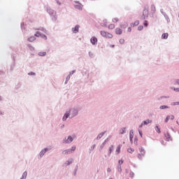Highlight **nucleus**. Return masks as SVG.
Segmentation results:
<instances>
[{"mask_svg":"<svg viewBox=\"0 0 179 179\" xmlns=\"http://www.w3.org/2000/svg\"><path fill=\"white\" fill-rule=\"evenodd\" d=\"M139 153L137 155L138 159H139V160H142V159H143V157H145V155H146V151H145V149H143V148L141 147L139 148Z\"/></svg>","mask_w":179,"mask_h":179,"instance_id":"nucleus-1","label":"nucleus"},{"mask_svg":"<svg viewBox=\"0 0 179 179\" xmlns=\"http://www.w3.org/2000/svg\"><path fill=\"white\" fill-rule=\"evenodd\" d=\"M101 36H102V37H105V38H113V35L106 31H101Z\"/></svg>","mask_w":179,"mask_h":179,"instance_id":"nucleus-2","label":"nucleus"},{"mask_svg":"<svg viewBox=\"0 0 179 179\" xmlns=\"http://www.w3.org/2000/svg\"><path fill=\"white\" fill-rule=\"evenodd\" d=\"M76 150V147H72L71 150H66L63 151V155H67L68 153H72V152L75 151Z\"/></svg>","mask_w":179,"mask_h":179,"instance_id":"nucleus-3","label":"nucleus"},{"mask_svg":"<svg viewBox=\"0 0 179 179\" xmlns=\"http://www.w3.org/2000/svg\"><path fill=\"white\" fill-rule=\"evenodd\" d=\"M150 122H152V120H145L144 122H143V123L139 126V128H142V127H143V125H148V124H150Z\"/></svg>","mask_w":179,"mask_h":179,"instance_id":"nucleus-4","label":"nucleus"},{"mask_svg":"<svg viewBox=\"0 0 179 179\" xmlns=\"http://www.w3.org/2000/svg\"><path fill=\"white\" fill-rule=\"evenodd\" d=\"M90 42L92 43V44H93V45H94V44L97 43V38H96V36H92L90 39Z\"/></svg>","mask_w":179,"mask_h":179,"instance_id":"nucleus-5","label":"nucleus"},{"mask_svg":"<svg viewBox=\"0 0 179 179\" xmlns=\"http://www.w3.org/2000/svg\"><path fill=\"white\" fill-rule=\"evenodd\" d=\"M121 148H122V145H119L117 148H116V155H120V153L121 152Z\"/></svg>","mask_w":179,"mask_h":179,"instance_id":"nucleus-6","label":"nucleus"},{"mask_svg":"<svg viewBox=\"0 0 179 179\" xmlns=\"http://www.w3.org/2000/svg\"><path fill=\"white\" fill-rule=\"evenodd\" d=\"M73 33H78L79 32V25H76L74 28L72 29Z\"/></svg>","mask_w":179,"mask_h":179,"instance_id":"nucleus-7","label":"nucleus"},{"mask_svg":"<svg viewBox=\"0 0 179 179\" xmlns=\"http://www.w3.org/2000/svg\"><path fill=\"white\" fill-rule=\"evenodd\" d=\"M170 118H171V120H174L175 117H174V115H168V116L166 117V118L165 119V122H169V120H170Z\"/></svg>","mask_w":179,"mask_h":179,"instance_id":"nucleus-8","label":"nucleus"},{"mask_svg":"<svg viewBox=\"0 0 179 179\" xmlns=\"http://www.w3.org/2000/svg\"><path fill=\"white\" fill-rule=\"evenodd\" d=\"M115 34H118V35L122 34V29H121L120 28H116L115 29Z\"/></svg>","mask_w":179,"mask_h":179,"instance_id":"nucleus-9","label":"nucleus"},{"mask_svg":"<svg viewBox=\"0 0 179 179\" xmlns=\"http://www.w3.org/2000/svg\"><path fill=\"white\" fill-rule=\"evenodd\" d=\"M165 138H166V141H171V136L170 135L169 133L165 134Z\"/></svg>","mask_w":179,"mask_h":179,"instance_id":"nucleus-10","label":"nucleus"},{"mask_svg":"<svg viewBox=\"0 0 179 179\" xmlns=\"http://www.w3.org/2000/svg\"><path fill=\"white\" fill-rule=\"evenodd\" d=\"M73 141V138L71 136H69L66 141V143H71Z\"/></svg>","mask_w":179,"mask_h":179,"instance_id":"nucleus-11","label":"nucleus"},{"mask_svg":"<svg viewBox=\"0 0 179 179\" xmlns=\"http://www.w3.org/2000/svg\"><path fill=\"white\" fill-rule=\"evenodd\" d=\"M113 150H114V145H110V147L109 148V153H108V156L111 155V152H113Z\"/></svg>","mask_w":179,"mask_h":179,"instance_id":"nucleus-12","label":"nucleus"},{"mask_svg":"<svg viewBox=\"0 0 179 179\" xmlns=\"http://www.w3.org/2000/svg\"><path fill=\"white\" fill-rule=\"evenodd\" d=\"M39 57H45L47 55V52H41L38 53Z\"/></svg>","mask_w":179,"mask_h":179,"instance_id":"nucleus-13","label":"nucleus"},{"mask_svg":"<svg viewBox=\"0 0 179 179\" xmlns=\"http://www.w3.org/2000/svg\"><path fill=\"white\" fill-rule=\"evenodd\" d=\"M134 139V130L130 131V141H132Z\"/></svg>","mask_w":179,"mask_h":179,"instance_id":"nucleus-14","label":"nucleus"},{"mask_svg":"<svg viewBox=\"0 0 179 179\" xmlns=\"http://www.w3.org/2000/svg\"><path fill=\"white\" fill-rule=\"evenodd\" d=\"M108 29L113 30V29H115V25H114V24H110L108 25Z\"/></svg>","mask_w":179,"mask_h":179,"instance_id":"nucleus-15","label":"nucleus"},{"mask_svg":"<svg viewBox=\"0 0 179 179\" xmlns=\"http://www.w3.org/2000/svg\"><path fill=\"white\" fill-rule=\"evenodd\" d=\"M68 117H69V113H66L63 117V121H66V118H68Z\"/></svg>","mask_w":179,"mask_h":179,"instance_id":"nucleus-16","label":"nucleus"},{"mask_svg":"<svg viewBox=\"0 0 179 179\" xmlns=\"http://www.w3.org/2000/svg\"><path fill=\"white\" fill-rule=\"evenodd\" d=\"M45 152H47V149L43 150L41 152H40V156H44V155L45 154Z\"/></svg>","mask_w":179,"mask_h":179,"instance_id":"nucleus-17","label":"nucleus"},{"mask_svg":"<svg viewBox=\"0 0 179 179\" xmlns=\"http://www.w3.org/2000/svg\"><path fill=\"white\" fill-rule=\"evenodd\" d=\"M75 8L79 9L80 10H82V4L76 5Z\"/></svg>","mask_w":179,"mask_h":179,"instance_id":"nucleus-18","label":"nucleus"},{"mask_svg":"<svg viewBox=\"0 0 179 179\" xmlns=\"http://www.w3.org/2000/svg\"><path fill=\"white\" fill-rule=\"evenodd\" d=\"M168 38H169V34L166 33L162 34V38L166 39Z\"/></svg>","mask_w":179,"mask_h":179,"instance_id":"nucleus-19","label":"nucleus"},{"mask_svg":"<svg viewBox=\"0 0 179 179\" xmlns=\"http://www.w3.org/2000/svg\"><path fill=\"white\" fill-rule=\"evenodd\" d=\"M104 135V133H101L98 135V136L96 137V139H101V138H103V136Z\"/></svg>","mask_w":179,"mask_h":179,"instance_id":"nucleus-20","label":"nucleus"},{"mask_svg":"<svg viewBox=\"0 0 179 179\" xmlns=\"http://www.w3.org/2000/svg\"><path fill=\"white\" fill-rule=\"evenodd\" d=\"M36 40V38L34 36H31L30 38H28V41L32 42Z\"/></svg>","mask_w":179,"mask_h":179,"instance_id":"nucleus-21","label":"nucleus"},{"mask_svg":"<svg viewBox=\"0 0 179 179\" xmlns=\"http://www.w3.org/2000/svg\"><path fill=\"white\" fill-rule=\"evenodd\" d=\"M127 152L129 153H134V152H135V150H134L133 148H128Z\"/></svg>","mask_w":179,"mask_h":179,"instance_id":"nucleus-22","label":"nucleus"},{"mask_svg":"<svg viewBox=\"0 0 179 179\" xmlns=\"http://www.w3.org/2000/svg\"><path fill=\"white\" fill-rule=\"evenodd\" d=\"M27 177V172L25 171L23 173L22 177L21 178L26 179Z\"/></svg>","mask_w":179,"mask_h":179,"instance_id":"nucleus-23","label":"nucleus"},{"mask_svg":"<svg viewBox=\"0 0 179 179\" xmlns=\"http://www.w3.org/2000/svg\"><path fill=\"white\" fill-rule=\"evenodd\" d=\"M139 24V20H136L134 24H131V26L135 27Z\"/></svg>","mask_w":179,"mask_h":179,"instance_id":"nucleus-24","label":"nucleus"},{"mask_svg":"<svg viewBox=\"0 0 179 179\" xmlns=\"http://www.w3.org/2000/svg\"><path fill=\"white\" fill-rule=\"evenodd\" d=\"M119 20H120L118 19V17H115V18L113 19V23H117V22H119Z\"/></svg>","mask_w":179,"mask_h":179,"instance_id":"nucleus-25","label":"nucleus"},{"mask_svg":"<svg viewBox=\"0 0 179 179\" xmlns=\"http://www.w3.org/2000/svg\"><path fill=\"white\" fill-rule=\"evenodd\" d=\"M41 34L38 31H37L36 34H35V36L36 37H41Z\"/></svg>","mask_w":179,"mask_h":179,"instance_id":"nucleus-26","label":"nucleus"},{"mask_svg":"<svg viewBox=\"0 0 179 179\" xmlns=\"http://www.w3.org/2000/svg\"><path fill=\"white\" fill-rule=\"evenodd\" d=\"M159 108H160L161 110H164V108H169V106H161L159 107Z\"/></svg>","mask_w":179,"mask_h":179,"instance_id":"nucleus-27","label":"nucleus"},{"mask_svg":"<svg viewBox=\"0 0 179 179\" xmlns=\"http://www.w3.org/2000/svg\"><path fill=\"white\" fill-rule=\"evenodd\" d=\"M41 37L42 38H44V40H47V36H45V34L41 35Z\"/></svg>","mask_w":179,"mask_h":179,"instance_id":"nucleus-28","label":"nucleus"},{"mask_svg":"<svg viewBox=\"0 0 179 179\" xmlns=\"http://www.w3.org/2000/svg\"><path fill=\"white\" fill-rule=\"evenodd\" d=\"M156 128H157V129H156L157 132L158 134H160V132H161V131H160V128H159V127H157V126L156 127Z\"/></svg>","mask_w":179,"mask_h":179,"instance_id":"nucleus-29","label":"nucleus"},{"mask_svg":"<svg viewBox=\"0 0 179 179\" xmlns=\"http://www.w3.org/2000/svg\"><path fill=\"white\" fill-rule=\"evenodd\" d=\"M138 134H139L141 138H142V136H143L142 130H141V129H138Z\"/></svg>","mask_w":179,"mask_h":179,"instance_id":"nucleus-30","label":"nucleus"},{"mask_svg":"<svg viewBox=\"0 0 179 179\" xmlns=\"http://www.w3.org/2000/svg\"><path fill=\"white\" fill-rule=\"evenodd\" d=\"M120 44H124V43H125V40H124V39H120Z\"/></svg>","mask_w":179,"mask_h":179,"instance_id":"nucleus-31","label":"nucleus"},{"mask_svg":"<svg viewBox=\"0 0 179 179\" xmlns=\"http://www.w3.org/2000/svg\"><path fill=\"white\" fill-rule=\"evenodd\" d=\"M151 9H152V10L155 12V10H156V7L154 5H152L151 6Z\"/></svg>","mask_w":179,"mask_h":179,"instance_id":"nucleus-32","label":"nucleus"},{"mask_svg":"<svg viewBox=\"0 0 179 179\" xmlns=\"http://www.w3.org/2000/svg\"><path fill=\"white\" fill-rule=\"evenodd\" d=\"M138 30H143V26H142V25H140V26H138Z\"/></svg>","mask_w":179,"mask_h":179,"instance_id":"nucleus-33","label":"nucleus"},{"mask_svg":"<svg viewBox=\"0 0 179 179\" xmlns=\"http://www.w3.org/2000/svg\"><path fill=\"white\" fill-rule=\"evenodd\" d=\"M120 134H125V129H122Z\"/></svg>","mask_w":179,"mask_h":179,"instance_id":"nucleus-34","label":"nucleus"},{"mask_svg":"<svg viewBox=\"0 0 179 179\" xmlns=\"http://www.w3.org/2000/svg\"><path fill=\"white\" fill-rule=\"evenodd\" d=\"M119 164H122V163H124V161L122 159H120L118 162Z\"/></svg>","mask_w":179,"mask_h":179,"instance_id":"nucleus-35","label":"nucleus"},{"mask_svg":"<svg viewBox=\"0 0 179 179\" xmlns=\"http://www.w3.org/2000/svg\"><path fill=\"white\" fill-rule=\"evenodd\" d=\"M148 21H145L144 22V26L145 27H148Z\"/></svg>","mask_w":179,"mask_h":179,"instance_id":"nucleus-36","label":"nucleus"},{"mask_svg":"<svg viewBox=\"0 0 179 179\" xmlns=\"http://www.w3.org/2000/svg\"><path fill=\"white\" fill-rule=\"evenodd\" d=\"M71 163H72V160H71L70 162L68 161V162L66 163V164L69 165V164H71Z\"/></svg>","mask_w":179,"mask_h":179,"instance_id":"nucleus-37","label":"nucleus"},{"mask_svg":"<svg viewBox=\"0 0 179 179\" xmlns=\"http://www.w3.org/2000/svg\"><path fill=\"white\" fill-rule=\"evenodd\" d=\"M179 105V102H174L173 103V106H178Z\"/></svg>","mask_w":179,"mask_h":179,"instance_id":"nucleus-38","label":"nucleus"},{"mask_svg":"<svg viewBox=\"0 0 179 179\" xmlns=\"http://www.w3.org/2000/svg\"><path fill=\"white\" fill-rule=\"evenodd\" d=\"M128 31H129V33H131V31H132V29H131V27H129V28H128Z\"/></svg>","mask_w":179,"mask_h":179,"instance_id":"nucleus-39","label":"nucleus"},{"mask_svg":"<svg viewBox=\"0 0 179 179\" xmlns=\"http://www.w3.org/2000/svg\"><path fill=\"white\" fill-rule=\"evenodd\" d=\"M173 90H174L175 92H179V88H173Z\"/></svg>","mask_w":179,"mask_h":179,"instance_id":"nucleus-40","label":"nucleus"},{"mask_svg":"<svg viewBox=\"0 0 179 179\" xmlns=\"http://www.w3.org/2000/svg\"><path fill=\"white\" fill-rule=\"evenodd\" d=\"M28 75H36V73H34V72H30V73H28Z\"/></svg>","mask_w":179,"mask_h":179,"instance_id":"nucleus-41","label":"nucleus"},{"mask_svg":"<svg viewBox=\"0 0 179 179\" xmlns=\"http://www.w3.org/2000/svg\"><path fill=\"white\" fill-rule=\"evenodd\" d=\"M107 171H108V173H110V171H111V169L108 168V169H107Z\"/></svg>","mask_w":179,"mask_h":179,"instance_id":"nucleus-42","label":"nucleus"},{"mask_svg":"<svg viewBox=\"0 0 179 179\" xmlns=\"http://www.w3.org/2000/svg\"><path fill=\"white\" fill-rule=\"evenodd\" d=\"M176 83H177L178 85H179V80H176Z\"/></svg>","mask_w":179,"mask_h":179,"instance_id":"nucleus-43","label":"nucleus"},{"mask_svg":"<svg viewBox=\"0 0 179 179\" xmlns=\"http://www.w3.org/2000/svg\"><path fill=\"white\" fill-rule=\"evenodd\" d=\"M111 47H112V48H114V47H115V45H112Z\"/></svg>","mask_w":179,"mask_h":179,"instance_id":"nucleus-44","label":"nucleus"},{"mask_svg":"<svg viewBox=\"0 0 179 179\" xmlns=\"http://www.w3.org/2000/svg\"><path fill=\"white\" fill-rule=\"evenodd\" d=\"M121 166H120V168H119V171H120L121 172Z\"/></svg>","mask_w":179,"mask_h":179,"instance_id":"nucleus-45","label":"nucleus"},{"mask_svg":"<svg viewBox=\"0 0 179 179\" xmlns=\"http://www.w3.org/2000/svg\"><path fill=\"white\" fill-rule=\"evenodd\" d=\"M57 3H59V5H61V3H59V2H58V1H57Z\"/></svg>","mask_w":179,"mask_h":179,"instance_id":"nucleus-46","label":"nucleus"},{"mask_svg":"<svg viewBox=\"0 0 179 179\" xmlns=\"http://www.w3.org/2000/svg\"><path fill=\"white\" fill-rule=\"evenodd\" d=\"M125 26H126V27H128V24H126V25H125Z\"/></svg>","mask_w":179,"mask_h":179,"instance_id":"nucleus-47","label":"nucleus"},{"mask_svg":"<svg viewBox=\"0 0 179 179\" xmlns=\"http://www.w3.org/2000/svg\"><path fill=\"white\" fill-rule=\"evenodd\" d=\"M0 114H2V113L0 112Z\"/></svg>","mask_w":179,"mask_h":179,"instance_id":"nucleus-48","label":"nucleus"},{"mask_svg":"<svg viewBox=\"0 0 179 179\" xmlns=\"http://www.w3.org/2000/svg\"><path fill=\"white\" fill-rule=\"evenodd\" d=\"M109 179H113V178H109Z\"/></svg>","mask_w":179,"mask_h":179,"instance_id":"nucleus-49","label":"nucleus"}]
</instances>
